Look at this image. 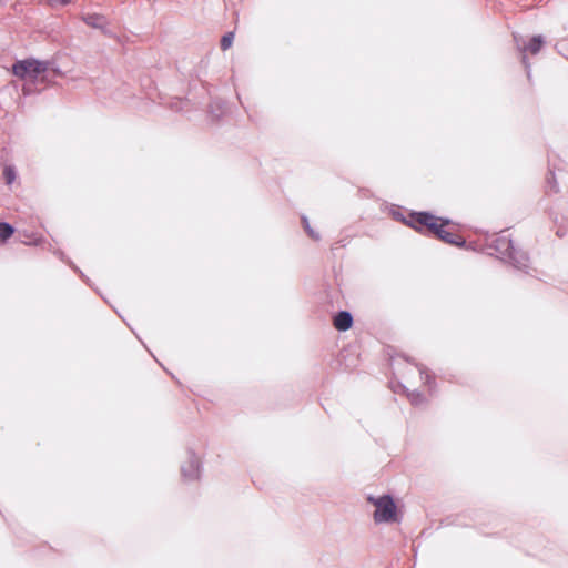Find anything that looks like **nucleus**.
Instances as JSON below:
<instances>
[{"label": "nucleus", "instance_id": "nucleus-1", "mask_svg": "<svg viewBox=\"0 0 568 568\" xmlns=\"http://www.w3.org/2000/svg\"><path fill=\"white\" fill-rule=\"evenodd\" d=\"M13 74L23 81V92L29 94L49 82L54 73L47 62L34 59L18 61L12 67Z\"/></svg>", "mask_w": 568, "mask_h": 568}, {"label": "nucleus", "instance_id": "nucleus-2", "mask_svg": "<svg viewBox=\"0 0 568 568\" xmlns=\"http://www.w3.org/2000/svg\"><path fill=\"white\" fill-rule=\"evenodd\" d=\"M403 222L419 232L423 231V229H427L447 243L460 244L456 235L444 229L449 224V221H445L428 213H412L407 219H403Z\"/></svg>", "mask_w": 568, "mask_h": 568}, {"label": "nucleus", "instance_id": "nucleus-3", "mask_svg": "<svg viewBox=\"0 0 568 568\" xmlns=\"http://www.w3.org/2000/svg\"><path fill=\"white\" fill-rule=\"evenodd\" d=\"M368 501L374 507L373 518L376 524H393L400 520V509L390 496L369 497Z\"/></svg>", "mask_w": 568, "mask_h": 568}, {"label": "nucleus", "instance_id": "nucleus-4", "mask_svg": "<svg viewBox=\"0 0 568 568\" xmlns=\"http://www.w3.org/2000/svg\"><path fill=\"white\" fill-rule=\"evenodd\" d=\"M182 474L186 479H195L200 474V459L191 456L182 467Z\"/></svg>", "mask_w": 568, "mask_h": 568}, {"label": "nucleus", "instance_id": "nucleus-5", "mask_svg": "<svg viewBox=\"0 0 568 568\" xmlns=\"http://www.w3.org/2000/svg\"><path fill=\"white\" fill-rule=\"evenodd\" d=\"M353 317L348 312H339L334 317V326L341 332H345L352 327Z\"/></svg>", "mask_w": 568, "mask_h": 568}, {"label": "nucleus", "instance_id": "nucleus-6", "mask_svg": "<svg viewBox=\"0 0 568 568\" xmlns=\"http://www.w3.org/2000/svg\"><path fill=\"white\" fill-rule=\"evenodd\" d=\"M542 39L540 37H534L529 44L525 48L526 51H529L532 54H536L542 47Z\"/></svg>", "mask_w": 568, "mask_h": 568}, {"label": "nucleus", "instance_id": "nucleus-7", "mask_svg": "<svg viewBox=\"0 0 568 568\" xmlns=\"http://www.w3.org/2000/svg\"><path fill=\"white\" fill-rule=\"evenodd\" d=\"M13 233V229L6 223H0V243L9 239Z\"/></svg>", "mask_w": 568, "mask_h": 568}, {"label": "nucleus", "instance_id": "nucleus-8", "mask_svg": "<svg viewBox=\"0 0 568 568\" xmlns=\"http://www.w3.org/2000/svg\"><path fill=\"white\" fill-rule=\"evenodd\" d=\"M16 170L13 166L11 165H7L4 166L3 169V178L7 182V184H11L13 183V181L16 180Z\"/></svg>", "mask_w": 568, "mask_h": 568}, {"label": "nucleus", "instance_id": "nucleus-9", "mask_svg": "<svg viewBox=\"0 0 568 568\" xmlns=\"http://www.w3.org/2000/svg\"><path fill=\"white\" fill-rule=\"evenodd\" d=\"M85 21L88 24H91L93 27H102L104 19L101 16H92L85 18Z\"/></svg>", "mask_w": 568, "mask_h": 568}, {"label": "nucleus", "instance_id": "nucleus-10", "mask_svg": "<svg viewBox=\"0 0 568 568\" xmlns=\"http://www.w3.org/2000/svg\"><path fill=\"white\" fill-rule=\"evenodd\" d=\"M232 42H233V34L232 33H229L226 36H224L221 40V47L223 50H226L229 49L231 45H232Z\"/></svg>", "mask_w": 568, "mask_h": 568}, {"label": "nucleus", "instance_id": "nucleus-11", "mask_svg": "<svg viewBox=\"0 0 568 568\" xmlns=\"http://www.w3.org/2000/svg\"><path fill=\"white\" fill-rule=\"evenodd\" d=\"M48 3H50L51 6H57V4H68L70 3L72 0H45Z\"/></svg>", "mask_w": 568, "mask_h": 568}, {"label": "nucleus", "instance_id": "nucleus-12", "mask_svg": "<svg viewBox=\"0 0 568 568\" xmlns=\"http://www.w3.org/2000/svg\"><path fill=\"white\" fill-rule=\"evenodd\" d=\"M304 227L311 237L318 239L317 234H315L313 230L310 229L308 223L306 221H304Z\"/></svg>", "mask_w": 568, "mask_h": 568}, {"label": "nucleus", "instance_id": "nucleus-13", "mask_svg": "<svg viewBox=\"0 0 568 568\" xmlns=\"http://www.w3.org/2000/svg\"><path fill=\"white\" fill-rule=\"evenodd\" d=\"M6 1H7V0H0V3H3V2H6Z\"/></svg>", "mask_w": 568, "mask_h": 568}]
</instances>
